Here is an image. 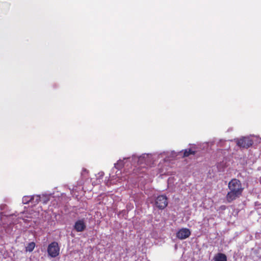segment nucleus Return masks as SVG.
Returning <instances> with one entry per match:
<instances>
[{
    "instance_id": "nucleus-1",
    "label": "nucleus",
    "mask_w": 261,
    "mask_h": 261,
    "mask_svg": "<svg viewBox=\"0 0 261 261\" xmlns=\"http://www.w3.org/2000/svg\"><path fill=\"white\" fill-rule=\"evenodd\" d=\"M228 188L229 191L226 195V199L229 203L240 198L244 189L241 181L237 178H232L228 182Z\"/></svg>"
},
{
    "instance_id": "nucleus-2",
    "label": "nucleus",
    "mask_w": 261,
    "mask_h": 261,
    "mask_svg": "<svg viewBox=\"0 0 261 261\" xmlns=\"http://www.w3.org/2000/svg\"><path fill=\"white\" fill-rule=\"evenodd\" d=\"M47 252L51 257H56L58 256L60 253V247L58 243L56 242H53L49 244L47 247Z\"/></svg>"
},
{
    "instance_id": "nucleus-3",
    "label": "nucleus",
    "mask_w": 261,
    "mask_h": 261,
    "mask_svg": "<svg viewBox=\"0 0 261 261\" xmlns=\"http://www.w3.org/2000/svg\"><path fill=\"white\" fill-rule=\"evenodd\" d=\"M168 199L165 195H159L155 200V205L160 210H164L168 205Z\"/></svg>"
},
{
    "instance_id": "nucleus-4",
    "label": "nucleus",
    "mask_w": 261,
    "mask_h": 261,
    "mask_svg": "<svg viewBox=\"0 0 261 261\" xmlns=\"http://www.w3.org/2000/svg\"><path fill=\"white\" fill-rule=\"evenodd\" d=\"M237 145L241 147L248 148L253 144V141L252 139L248 137H242L241 139L237 140Z\"/></svg>"
},
{
    "instance_id": "nucleus-5",
    "label": "nucleus",
    "mask_w": 261,
    "mask_h": 261,
    "mask_svg": "<svg viewBox=\"0 0 261 261\" xmlns=\"http://www.w3.org/2000/svg\"><path fill=\"white\" fill-rule=\"evenodd\" d=\"M191 234V231L188 228H181L176 233V237L180 240L188 238Z\"/></svg>"
},
{
    "instance_id": "nucleus-6",
    "label": "nucleus",
    "mask_w": 261,
    "mask_h": 261,
    "mask_svg": "<svg viewBox=\"0 0 261 261\" xmlns=\"http://www.w3.org/2000/svg\"><path fill=\"white\" fill-rule=\"evenodd\" d=\"M74 228L76 231L81 232L85 229L86 225L83 220H79L75 223Z\"/></svg>"
},
{
    "instance_id": "nucleus-7",
    "label": "nucleus",
    "mask_w": 261,
    "mask_h": 261,
    "mask_svg": "<svg viewBox=\"0 0 261 261\" xmlns=\"http://www.w3.org/2000/svg\"><path fill=\"white\" fill-rule=\"evenodd\" d=\"M35 200L36 202H38L40 200V196L38 195L33 196L32 197L26 196L22 198V202L24 204H27L30 202H34Z\"/></svg>"
},
{
    "instance_id": "nucleus-8",
    "label": "nucleus",
    "mask_w": 261,
    "mask_h": 261,
    "mask_svg": "<svg viewBox=\"0 0 261 261\" xmlns=\"http://www.w3.org/2000/svg\"><path fill=\"white\" fill-rule=\"evenodd\" d=\"M215 261H227V257L225 254L218 253L214 257Z\"/></svg>"
},
{
    "instance_id": "nucleus-9",
    "label": "nucleus",
    "mask_w": 261,
    "mask_h": 261,
    "mask_svg": "<svg viewBox=\"0 0 261 261\" xmlns=\"http://www.w3.org/2000/svg\"><path fill=\"white\" fill-rule=\"evenodd\" d=\"M195 151H193L190 148L184 150L183 157H188L191 154H195Z\"/></svg>"
},
{
    "instance_id": "nucleus-10",
    "label": "nucleus",
    "mask_w": 261,
    "mask_h": 261,
    "mask_svg": "<svg viewBox=\"0 0 261 261\" xmlns=\"http://www.w3.org/2000/svg\"><path fill=\"white\" fill-rule=\"evenodd\" d=\"M35 246V244L34 242H31L29 243L27 246L26 247V251L32 252L34 250Z\"/></svg>"
},
{
    "instance_id": "nucleus-11",
    "label": "nucleus",
    "mask_w": 261,
    "mask_h": 261,
    "mask_svg": "<svg viewBox=\"0 0 261 261\" xmlns=\"http://www.w3.org/2000/svg\"><path fill=\"white\" fill-rule=\"evenodd\" d=\"M221 208L222 210H224L225 208V205H222L221 206Z\"/></svg>"
}]
</instances>
